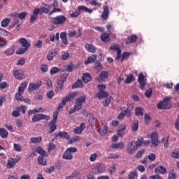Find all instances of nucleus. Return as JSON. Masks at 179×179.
<instances>
[{"label": "nucleus", "mask_w": 179, "mask_h": 179, "mask_svg": "<svg viewBox=\"0 0 179 179\" xmlns=\"http://www.w3.org/2000/svg\"><path fill=\"white\" fill-rule=\"evenodd\" d=\"M17 41L21 44L22 48L16 51V54L17 55H23V54L29 50V48L30 47V42H29V41L25 38H20Z\"/></svg>", "instance_id": "f257e3e1"}, {"label": "nucleus", "mask_w": 179, "mask_h": 179, "mask_svg": "<svg viewBox=\"0 0 179 179\" xmlns=\"http://www.w3.org/2000/svg\"><path fill=\"white\" fill-rule=\"evenodd\" d=\"M171 101V97L166 96L157 104V107L159 110H169V108L171 107V103H170Z\"/></svg>", "instance_id": "f03ea898"}, {"label": "nucleus", "mask_w": 179, "mask_h": 179, "mask_svg": "<svg viewBox=\"0 0 179 179\" xmlns=\"http://www.w3.org/2000/svg\"><path fill=\"white\" fill-rule=\"evenodd\" d=\"M76 152H78V149L75 147L67 148L63 154V159L65 160H72V159H73L72 153H76Z\"/></svg>", "instance_id": "7ed1b4c3"}, {"label": "nucleus", "mask_w": 179, "mask_h": 179, "mask_svg": "<svg viewBox=\"0 0 179 179\" xmlns=\"http://www.w3.org/2000/svg\"><path fill=\"white\" fill-rule=\"evenodd\" d=\"M76 92H70L66 96H65L63 99L62 103L59 104L58 110H61V108H64V106L66 104V102L71 101L73 99L76 97Z\"/></svg>", "instance_id": "20e7f679"}, {"label": "nucleus", "mask_w": 179, "mask_h": 179, "mask_svg": "<svg viewBox=\"0 0 179 179\" xmlns=\"http://www.w3.org/2000/svg\"><path fill=\"white\" fill-rule=\"evenodd\" d=\"M50 20L53 24H65L66 23V20L68 18L64 15H57L56 17H53L50 18Z\"/></svg>", "instance_id": "39448f33"}, {"label": "nucleus", "mask_w": 179, "mask_h": 179, "mask_svg": "<svg viewBox=\"0 0 179 179\" xmlns=\"http://www.w3.org/2000/svg\"><path fill=\"white\" fill-rule=\"evenodd\" d=\"M86 102V96H81L76 99L75 109L82 110L83 104Z\"/></svg>", "instance_id": "423d86ee"}, {"label": "nucleus", "mask_w": 179, "mask_h": 179, "mask_svg": "<svg viewBox=\"0 0 179 179\" xmlns=\"http://www.w3.org/2000/svg\"><path fill=\"white\" fill-rule=\"evenodd\" d=\"M138 82L140 83L141 90H143L145 86H146V83H148V79L143 76V73L138 74Z\"/></svg>", "instance_id": "0eeeda50"}, {"label": "nucleus", "mask_w": 179, "mask_h": 179, "mask_svg": "<svg viewBox=\"0 0 179 179\" xmlns=\"http://www.w3.org/2000/svg\"><path fill=\"white\" fill-rule=\"evenodd\" d=\"M136 150H138V148H136V145H135V142L131 141L127 144L126 152H127L129 155H134V152H136Z\"/></svg>", "instance_id": "6e6552de"}, {"label": "nucleus", "mask_w": 179, "mask_h": 179, "mask_svg": "<svg viewBox=\"0 0 179 179\" xmlns=\"http://www.w3.org/2000/svg\"><path fill=\"white\" fill-rule=\"evenodd\" d=\"M41 120H50V117L44 114H36L32 117L33 122H37Z\"/></svg>", "instance_id": "1a4fd4ad"}, {"label": "nucleus", "mask_w": 179, "mask_h": 179, "mask_svg": "<svg viewBox=\"0 0 179 179\" xmlns=\"http://www.w3.org/2000/svg\"><path fill=\"white\" fill-rule=\"evenodd\" d=\"M106 171V167L103 165H99L92 169L93 174H103Z\"/></svg>", "instance_id": "9d476101"}, {"label": "nucleus", "mask_w": 179, "mask_h": 179, "mask_svg": "<svg viewBox=\"0 0 179 179\" xmlns=\"http://www.w3.org/2000/svg\"><path fill=\"white\" fill-rule=\"evenodd\" d=\"M66 80V76H65V75H62L57 79V89H59V90L63 89L64 82H65Z\"/></svg>", "instance_id": "9b49d317"}, {"label": "nucleus", "mask_w": 179, "mask_h": 179, "mask_svg": "<svg viewBox=\"0 0 179 179\" xmlns=\"http://www.w3.org/2000/svg\"><path fill=\"white\" fill-rule=\"evenodd\" d=\"M13 73L16 79L20 80H22V79H24V73L20 70H14Z\"/></svg>", "instance_id": "f8f14e48"}, {"label": "nucleus", "mask_w": 179, "mask_h": 179, "mask_svg": "<svg viewBox=\"0 0 179 179\" xmlns=\"http://www.w3.org/2000/svg\"><path fill=\"white\" fill-rule=\"evenodd\" d=\"M41 86V81H39L38 83H31L29 85L28 90L29 92H33L34 90H36Z\"/></svg>", "instance_id": "ddd939ff"}, {"label": "nucleus", "mask_w": 179, "mask_h": 179, "mask_svg": "<svg viewBox=\"0 0 179 179\" xmlns=\"http://www.w3.org/2000/svg\"><path fill=\"white\" fill-rule=\"evenodd\" d=\"M125 115L129 117L131 115V110L124 108L122 109L121 113L117 116V118L118 120H122Z\"/></svg>", "instance_id": "4468645a"}, {"label": "nucleus", "mask_w": 179, "mask_h": 179, "mask_svg": "<svg viewBox=\"0 0 179 179\" xmlns=\"http://www.w3.org/2000/svg\"><path fill=\"white\" fill-rule=\"evenodd\" d=\"M157 133L156 132H152L151 134V143L152 146H157V143H159V139L157 138Z\"/></svg>", "instance_id": "2eb2a0df"}, {"label": "nucleus", "mask_w": 179, "mask_h": 179, "mask_svg": "<svg viewBox=\"0 0 179 179\" xmlns=\"http://www.w3.org/2000/svg\"><path fill=\"white\" fill-rule=\"evenodd\" d=\"M108 15H110V10H108V7L104 6L103 11L101 15V17H102L103 20H107L108 19Z\"/></svg>", "instance_id": "dca6fc26"}, {"label": "nucleus", "mask_w": 179, "mask_h": 179, "mask_svg": "<svg viewBox=\"0 0 179 179\" xmlns=\"http://www.w3.org/2000/svg\"><path fill=\"white\" fill-rule=\"evenodd\" d=\"M85 128H86V125H85L84 123H81L80 127H76L74 129L73 132L76 135H79L83 132V129H85Z\"/></svg>", "instance_id": "f3484780"}, {"label": "nucleus", "mask_w": 179, "mask_h": 179, "mask_svg": "<svg viewBox=\"0 0 179 179\" xmlns=\"http://www.w3.org/2000/svg\"><path fill=\"white\" fill-rule=\"evenodd\" d=\"M124 143L119 142V143H114L111 145L112 149H117V150H121V149H124Z\"/></svg>", "instance_id": "a211bd4d"}, {"label": "nucleus", "mask_w": 179, "mask_h": 179, "mask_svg": "<svg viewBox=\"0 0 179 179\" xmlns=\"http://www.w3.org/2000/svg\"><path fill=\"white\" fill-rule=\"evenodd\" d=\"M107 78H108V71H101L100 75H99V77H98L96 78V80H106V79H107Z\"/></svg>", "instance_id": "6ab92c4d"}, {"label": "nucleus", "mask_w": 179, "mask_h": 179, "mask_svg": "<svg viewBox=\"0 0 179 179\" xmlns=\"http://www.w3.org/2000/svg\"><path fill=\"white\" fill-rule=\"evenodd\" d=\"M85 47L87 51L92 52V54H94V52H96V50H97L94 45L89 43L85 44Z\"/></svg>", "instance_id": "aec40b11"}, {"label": "nucleus", "mask_w": 179, "mask_h": 179, "mask_svg": "<svg viewBox=\"0 0 179 179\" xmlns=\"http://www.w3.org/2000/svg\"><path fill=\"white\" fill-rule=\"evenodd\" d=\"M40 13V8H36L34 10L33 15H31L30 22L33 23L36 19H37V15Z\"/></svg>", "instance_id": "412c9836"}, {"label": "nucleus", "mask_w": 179, "mask_h": 179, "mask_svg": "<svg viewBox=\"0 0 179 179\" xmlns=\"http://www.w3.org/2000/svg\"><path fill=\"white\" fill-rule=\"evenodd\" d=\"M108 96V93L107 91H99L96 94V97L99 99V100H101V99H104V97Z\"/></svg>", "instance_id": "4be33fe9"}, {"label": "nucleus", "mask_w": 179, "mask_h": 179, "mask_svg": "<svg viewBox=\"0 0 179 179\" xmlns=\"http://www.w3.org/2000/svg\"><path fill=\"white\" fill-rule=\"evenodd\" d=\"M44 157H47V156L40 155L38 157V163L41 166H46L47 165V160L44 159Z\"/></svg>", "instance_id": "5701e85b"}, {"label": "nucleus", "mask_w": 179, "mask_h": 179, "mask_svg": "<svg viewBox=\"0 0 179 179\" xmlns=\"http://www.w3.org/2000/svg\"><path fill=\"white\" fill-rule=\"evenodd\" d=\"M26 87H27V82H22L18 87V93L23 94Z\"/></svg>", "instance_id": "b1692460"}, {"label": "nucleus", "mask_w": 179, "mask_h": 179, "mask_svg": "<svg viewBox=\"0 0 179 179\" xmlns=\"http://www.w3.org/2000/svg\"><path fill=\"white\" fill-rule=\"evenodd\" d=\"M82 78L85 83H87V82H90L92 80V76H90V73H89L83 74Z\"/></svg>", "instance_id": "393cba45"}, {"label": "nucleus", "mask_w": 179, "mask_h": 179, "mask_svg": "<svg viewBox=\"0 0 179 179\" xmlns=\"http://www.w3.org/2000/svg\"><path fill=\"white\" fill-rule=\"evenodd\" d=\"M97 59V56L96 55H92V56L89 57L87 60L85 62V65H89V64L92 62H94Z\"/></svg>", "instance_id": "a878e982"}, {"label": "nucleus", "mask_w": 179, "mask_h": 179, "mask_svg": "<svg viewBox=\"0 0 179 179\" xmlns=\"http://www.w3.org/2000/svg\"><path fill=\"white\" fill-rule=\"evenodd\" d=\"M138 38V36L136 35H132L127 38L126 41L127 44H131V43H135Z\"/></svg>", "instance_id": "bb28decb"}, {"label": "nucleus", "mask_w": 179, "mask_h": 179, "mask_svg": "<svg viewBox=\"0 0 179 179\" xmlns=\"http://www.w3.org/2000/svg\"><path fill=\"white\" fill-rule=\"evenodd\" d=\"M166 171V168L162 166H159L155 169V173L157 174H164Z\"/></svg>", "instance_id": "cd10ccee"}, {"label": "nucleus", "mask_w": 179, "mask_h": 179, "mask_svg": "<svg viewBox=\"0 0 179 179\" xmlns=\"http://www.w3.org/2000/svg\"><path fill=\"white\" fill-rule=\"evenodd\" d=\"M15 159L10 158L8 159L6 167L7 169H13V167H15Z\"/></svg>", "instance_id": "c85d7f7f"}, {"label": "nucleus", "mask_w": 179, "mask_h": 179, "mask_svg": "<svg viewBox=\"0 0 179 179\" xmlns=\"http://www.w3.org/2000/svg\"><path fill=\"white\" fill-rule=\"evenodd\" d=\"M51 6H48L47 4H45L44 6H43L41 8V10H42V12H43V13H50V10H51Z\"/></svg>", "instance_id": "c756f323"}, {"label": "nucleus", "mask_w": 179, "mask_h": 179, "mask_svg": "<svg viewBox=\"0 0 179 179\" xmlns=\"http://www.w3.org/2000/svg\"><path fill=\"white\" fill-rule=\"evenodd\" d=\"M57 136H59L62 139H69V135L66 131H59Z\"/></svg>", "instance_id": "7c9ffc66"}, {"label": "nucleus", "mask_w": 179, "mask_h": 179, "mask_svg": "<svg viewBox=\"0 0 179 179\" xmlns=\"http://www.w3.org/2000/svg\"><path fill=\"white\" fill-rule=\"evenodd\" d=\"M57 54V52L54 50H50L48 52V54L47 55V59L48 61H52L54 59V57H55V55Z\"/></svg>", "instance_id": "2f4dec72"}, {"label": "nucleus", "mask_w": 179, "mask_h": 179, "mask_svg": "<svg viewBox=\"0 0 179 179\" xmlns=\"http://www.w3.org/2000/svg\"><path fill=\"white\" fill-rule=\"evenodd\" d=\"M55 124H57V122H54L52 120L50 122L49 125L50 130L49 131V134H52V132H54V131L57 129V125H55Z\"/></svg>", "instance_id": "473e14b6"}, {"label": "nucleus", "mask_w": 179, "mask_h": 179, "mask_svg": "<svg viewBox=\"0 0 179 179\" xmlns=\"http://www.w3.org/2000/svg\"><path fill=\"white\" fill-rule=\"evenodd\" d=\"M143 137H138L137 141L134 143L136 149H138V148H141V146H142V145H143Z\"/></svg>", "instance_id": "72a5a7b5"}, {"label": "nucleus", "mask_w": 179, "mask_h": 179, "mask_svg": "<svg viewBox=\"0 0 179 179\" xmlns=\"http://www.w3.org/2000/svg\"><path fill=\"white\" fill-rule=\"evenodd\" d=\"M4 54L6 57H10V55L15 54V49L10 48L4 51Z\"/></svg>", "instance_id": "f704fd0d"}, {"label": "nucleus", "mask_w": 179, "mask_h": 179, "mask_svg": "<svg viewBox=\"0 0 179 179\" xmlns=\"http://www.w3.org/2000/svg\"><path fill=\"white\" fill-rule=\"evenodd\" d=\"M78 10H83L84 12H87V13H92V12H93V10L90 8H87V7L85 6H79L78 7Z\"/></svg>", "instance_id": "c9c22d12"}, {"label": "nucleus", "mask_w": 179, "mask_h": 179, "mask_svg": "<svg viewBox=\"0 0 179 179\" xmlns=\"http://www.w3.org/2000/svg\"><path fill=\"white\" fill-rule=\"evenodd\" d=\"M100 135L104 136L107 134V127L106 125H102L99 129Z\"/></svg>", "instance_id": "e433bc0d"}, {"label": "nucleus", "mask_w": 179, "mask_h": 179, "mask_svg": "<svg viewBox=\"0 0 179 179\" xmlns=\"http://www.w3.org/2000/svg\"><path fill=\"white\" fill-rule=\"evenodd\" d=\"M135 113H136V115L138 116H141V117H143V108H141V107H138L135 108Z\"/></svg>", "instance_id": "4c0bfd02"}, {"label": "nucleus", "mask_w": 179, "mask_h": 179, "mask_svg": "<svg viewBox=\"0 0 179 179\" xmlns=\"http://www.w3.org/2000/svg\"><path fill=\"white\" fill-rule=\"evenodd\" d=\"M129 179H136L138 178V173H136V170L131 171L129 176Z\"/></svg>", "instance_id": "58836bf2"}, {"label": "nucleus", "mask_w": 179, "mask_h": 179, "mask_svg": "<svg viewBox=\"0 0 179 179\" xmlns=\"http://www.w3.org/2000/svg\"><path fill=\"white\" fill-rule=\"evenodd\" d=\"M171 157H173L174 159H179V149L173 150L171 152Z\"/></svg>", "instance_id": "ea45409f"}, {"label": "nucleus", "mask_w": 179, "mask_h": 179, "mask_svg": "<svg viewBox=\"0 0 179 179\" xmlns=\"http://www.w3.org/2000/svg\"><path fill=\"white\" fill-rule=\"evenodd\" d=\"M60 38L62 41V43L64 44H68V39L66 38V33L62 32L60 34Z\"/></svg>", "instance_id": "a19ab883"}, {"label": "nucleus", "mask_w": 179, "mask_h": 179, "mask_svg": "<svg viewBox=\"0 0 179 179\" xmlns=\"http://www.w3.org/2000/svg\"><path fill=\"white\" fill-rule=\"evenodd\" d=\"M11 115L15 118H17V117L20 115V108L17 107L16 110H13L11 113Z\"/></svg>", "instance_id": "79ce46f5"}, {"label": "nucleus", "mask_w": 179, "mask_h": 179, "mask_svg": "<svg viewBox=\"0 0 179 179\" xmlns=\"http://www.w3.org/2000/svg\"><path fill=\"white\" fill-rule=\"evenodd\" d=\"M101 40L103 41V43H108L110 41V37L108 34H103L101 36Z\"/></svg>", "instance_id": "37998d69"}, {"label": "nucleus", "mask_w": 179, "mask_h": 179, "mask_svg": "<svg viewBox=\"0 0 179 179\" xmlns=\"http://www.w3.org/2000/svg\"><path fill=\"white\" fill-rule=\"evenodd\" d=\"M138 127H139V122L134 121V122H133L131 124V129L133 132H136V131H138Z\"/></svg>", "instance_id": "c03bdc74"}, {"label": "nucleus", "mask_w": 179, "mask_h": 179, "mask_svg": "<svg viewBox=\"0 0 179 179\" xmlns=\"http://www.w3.org/2000/svg\"><path fill=\"white\" fill-rule=\"evenodd\" d=\"M0 136L1 138H8V131L3 128H0Z\"/></svg>", "instance_id": "a18cd8bd"}, {"label": "nucleus", "mask_w": 179, "mask_h": 179, "mask_svg": "<svg viewBox=\"0 0 179 179\" xmlns=\"http://www.w3.org/2000/svg\"><path fill=\"white\" fill-rule=\"evenodd\" d=\"M43 141V138L41 137H32L31 138V142L32 143H40Z\"/></svg>", "instance_id": "49530a36"}, {"label": "nucleus", "mask_w": 179, "mask_h": 179, "mask_svg": "<svg viewBox=\"0 0 179 179\" xmlns=\"http://www.w3.org/2000/svg\"><path fill=\"white\" fill-rule=\"evenodd\" d=\"M37 153L41 155V156H47V152L41 147H38L36 149Z\"/></svg>", "instance_id": "de8ad7c7"}, {"label": "nucleus", "mask_w": 179, "mask_h": 179, "mask_svg": "<svg viewBox=\"0 0 179 179\" xmlns=\"http://www.w3.org/2000/svg\"><path fill=\"white\" fill-rule=\"evenodd\" d=\"M9 23H10V20L9 18H5L1 21V27H6Z\"/></svg>", "instance_id": "09e8293b"}, {"label": "nucleus", "mask_w": 179, "mask_h": 179, "mask_svg": "<svg viewBox=\"0 0 179 179\" xmlns=\"http://www.w3.org/2000/svg\"><path fill=\"white\" fill-rule=\"evenodd\" d=\"M76 87H83L82 84V80H78L75 84L73 85V89H76Z\"/></svg>", "instance_id": "8fccbe9b"}, {"label": "nucleus", "mask_w": 179, "mask_h": 179, "mask_svg": "<svg viewBox=\"0 0 179 179\" xmlns=\"http://www.w3.org/2000/svg\"><path fill=\"white\" fill-rule=\"evenodd\" d=\"M34 45L36 48H43V41L38 40L35 41Z\"/></svg>", "instance_id": "3c124183"}, {"label": "nucleus", "mask_w": 179, "mask_h": 179, "mask_svg": "<svg viewBox=\"0 0 179 179\" xmlns=\"http://www.w3.org/2000/svg\"><path fill=\"white\" fill-rule=\"evenodd\" d=\"M60 71L61 69L57 67H52L50 71V75H54L55 73H58V72H59Z\"/></svg>", "instance_id": "603ef678"}, {"label": "nucleus", "mask_w": 179, "mask_h": 179, "mask_svg": "<svg viewBox=\"0 0 179 179\" xmlns=\"http://www.w3.org/2000/svg\"><path fill=\"white\" fill-rule=\"evenodd\" d=\"M22 93H16L15 94V100H17V101H23V96H22Z\"/></svg>", "instance_id": "864d4df0"}, {"label": "nucleus", "mask_w": 179, "mask_h": 179, "mask_svg": "<svg viewBox=\"0 0 179 179\" xmlns=\"http://www.w3.org/2000/svg\"><path fill=\"white\" fill-rule=\"evenodd\" d=\"M133 80H134V75L130 74L126 78L125 83H131V82H133Z\"/></svg>", "instance_id": "5fc2aeb1"}, {"label": "nucleus", "mask_w": 179, "mask_h": 179, "mask_svg": "<svg viewBox=\"0 0 179 179\" xmlns=\"http://www.w3.org/2000/svg\"><path fill=\"white\" fill-rule=\"evenodd\" d=\"M176 173H174V170H171L169 174V179H176Z\"/></svg>", "instance_id": "6e6d98bb"}, {"label": "nucleus", "mask_w": 179, "mask_h": 179, "mask_svg": "<svg viewBox=\"0 0 179 179\" xmlns=\"http://www.w3.org/2000/svg\"><path fill=\"white\" fill-rule=\"evenodd\" d=\"M26 16H27V13L26 12H22L17 14V17H19V19H20L21 20H23V19H24Z\"/></svg>", "instance_id": "4d7b16f0"}, {"label": "nucleus", "mask_w": 179, "mask_h": 179, "mask_svg": "<svg viewBox=\"0 0 179 179\" xmlns=\"http://www.w3.org/2000/svg\"><path fill=\"white\" fill-rule=\"evenodd\" d=\"M148 159H149L150 162H155V160H156V155H155L154 153H150V155H148Z\"/></svg>", "instance_id": "13d9d810"}, {"label": "nucleus", "mask_w": 179, "mask_h": 179, "mask_svg": "<svg viewBox=\"0 0 179 179\" xmlns=\"http://www.w3.org/2000/svg\"><path fill=\"white\" fill-rule=\"evenodd\" d=\"M145 152H146V150L145 149H142L140 150L136 155V157H137L138 159H139V157H141L142 156V155H143V153H145Z\"/></svg>", "instance_id": "bf43d9fd"}, {"label": "nucleus", "mask_w": 179, "mask_h": 179, "mask_svg": "<svg viewBox=\"0 0 179 179\" xmlns=\"http://www.w3.org/2000/svg\"><path fill=\"white\" fill-rule=\"evenodd\" d=\"M73 69V64L69 63V65L66 66V71L67 72H72Z\"/></svg>", "instance_id": "052dcab7"}, {"label": "nucleus", "mask_w": 179, "mask_h": 179, "mask_svg": "<svg viewBox=\"0 0 179 179\" xmlns=\"http://www.w3.org/2000/svg\"><path fill=\"white\" fill-rule=\"evenodd\" d=\"M96 159H97V154L94 153L90 155V162H96Z\"/></svg>", "instance_id": "680f3d73"}, {"label": "nucleus", "mask_w": 179, "mask_h": 179, "mask_svg": "<svg viewBox=\"0 0 179 179\" xmlns=\"http://www.w3.org/2000/svg\"><path fill=\"white\" fill-rule=\"evenodd\" d=\"M14 149L16 152H20L22 150V147L19 144L15 143Z\"/></svg>", "instance_id": "e2e57ef3"}, {"label": "nucleus", "mask_w": 179, "mask_h": 179, "mask_svg": "<svg viewBox=\"0 0 179 179\" xmlns=\"http://www.w3.org/2000/svg\"><path fill=\"white\" fill-rule=\"evenodd\" d=\"M145 97H150V96H152V89H148L146 90V92H145Z\"/></svg>", "instance_id": "0e129e2a"}, {"label": "nucleus", "mask_w": 179, "mask_h": 179, "mask_svg": "<svg viewBox=\"0 0 179 179\" xmlns=\"http://www.w3.org/2000/svg\"><path fill=\"white\" fill-rule=\"evenodd\" d=\"M61 8H54L50 13L49 15H51L53 13H55L57 12H61Z\"/></svg>", "instance_id": "69168bd1"}, {"label": "nucleus", "mask_w": 179, "mask_h": 179, "mask_svg": "<svg viewBox=\"0 0 179 179\" xmlns=\"http://www.w3.org/2000/svg\"><path fill=\"white\" fill-rule=\"evenodd\" d=\"M69 37H75L76 36V31L72 29L69 31Z\"/></svg>", "instance_id": "338daca9"}, {"label": "nucleus", "mask_w": 179, "mask_h": 179, "mask_svg": "<svg viewBox=\"0 0 179 179\" xmlns=\"http://www.w3.org/2000/svg\"><path fill=\"white\" fill-rule=\"evenodd\" d=\"M109 173L114 174L115 173V165H112L109 167Z\"/></svg>", "instance_id": "774afa93"}]
</instances>
